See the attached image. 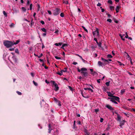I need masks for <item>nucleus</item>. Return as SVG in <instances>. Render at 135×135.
I'll return each mask as SVG.
<instances>
[{
    "label": "nucleus",
    "instance_id": "nucleus-1",
    "mask_svg": "<svg viewBox=\"0 0 135 135\" xmlns=\"http://www.w3.org/2000/svg\"><path fill=\"white\" fill-rule=\"evenodd\" d=\"M4 45L7 48H9L13 45V42L8 40H4L3 41Z\"/></svg>",
    "mask_w": 135,
    "mask_h": 135
},
{
    "label": "nucleus",
    "instance_id": "nucleus-2",
    "mask_svg": "<svg viewBox=\"0 0 135 135\" xmlns=\"http://www.w3.org/2000/svg\"><path fill=\"white\" fill-rule=\"evenodd\" d=\"M87 70V69L85 68H82L81 69V73L83 74L84 76H86L88 75V73L86 72H84L83 71H85Z\"/></svg>",
    "mask_w": 135,
    "mask_h": 135
},
{
    "label": "nucleus",
    "instance_id": "nucleus-3",
    "mask_svg": "<svg viewBox=\"0 0 135 135\" xmlns=\"http://www.w3.org/2000/svg\"><path fill=\"white\" fill-rule=\"evenodd\" d=\"M60 12V9L58 8H56L52 11L53 14L54 15H57Z\"/></svg>",
    "mask_w": 135,
    "mask_h": 135
},
{
    "label": "nucleus",
    "instance_id": "nucleus-4",
    "mask_svg": "<svg viewBox=\"0 0 135 135\" xmlns=\"http://www.w3.org/2000/svg\"><path fill=\"white\" fill-rule=\"evenodd\" d=\"M51 82L54 86L55 87V90L56 91H57L59 89V87L58 86V85L54 81H51Z\"/></svg>",
    "mask_w": 135,
    "mask_h": 135
},
{
    "label": "nucleus",
    "instance_id": "nucleus-5",
    "mask_svg": "<svg viewBox=\"0 0 135 135\" xmlns=\"http://www.w3.org/2000/svg\"><path fill=\"white\" fill-rule=\"evenodd\" d=\"M93 35L94 36L96 35H97V36L99 35V31L98 29V28H96V30L93 32Z\"/></svg>",
    "mask_w": 135,
    "mask_h": 135
},
{
    "label": "nucleus",
    "instance_id": "nucleus-6",
    "mask_svg": "<svg viewBox=\"0 0 135 135\" xmlns=\"http://www.w3.org/2000/svg\"><path fill=\"white\" fill-rule=\"evenodd\" d=\"M113 99L114 100H116L119 102H120L119 98L118 97L113 96Z\"/></svg>",
    "mask_w": 135,
    "mask_h": 135
},
{
    "label": "nucleus",
    "instance_id": "nucleus-7",
    "mask_svg": "<svg viewBox=\"0 0 135 135\" xmlns=\"http://www.w3.org/2000/svg\"><path fill=\"white\" fill-rule=\"evenodd\" d=\"M120 122L119 126L121 128H122V126L124 125V123L125 122V121L124 120H122V121H120Z\"/></svg>",
    "mask_w": 135,
    "mask_h": 135
},
{
    "label": "nucleus",
    "instance_id": "nucleus-8",
    "mask_svg": "<svg viewBox=\"0 0 135 135\" xmlns=\"http://www.w3.org/2000/svg\"><path fill=\"white\" fill-rule=\"evenodd\" d=\"M106 107L109 109V110H114V109L111 106H110V105L108 104H107L106 105Z\"/></svg>",
    "mask_w": 135,
    "mask_h": 135
},
{
    "label": "nucleus",
    "instance_id": "nucleus-9",
    "mask_svg": "<svg viewBox=\"0 0 135 135\" xmlns=\"http://www.w3.org/2000/svg\"><path fill=\"white\" fill-rule=\"evenodd\" d=\"M124 53L125 55H127V59L128 60H129L130 61H131V57L129 56L128 54L126 52H124Z\"/></svg>",
    "mask_w": 135,
    "mask_h": 135
},
{
    "label": "nucleus",
    "instance_id": "nucleus-10",
    "mask_svg": "<svg viewBox=\"0 0 135 135\" xmlns=\"http://www.w3.org/2000/svg\"><path fill=\"white\" fill-rule=\"evenodd\" d=\"M98 65L99 66H103L104 65V64L100 61H98Z\"/></svg>",
    "mask_w": 135,
    "mask_h": 135
},
{
    "label": "nucleus",
    "instance_id": "nucleus-11",
    "mask_svg": "<svg viewBox=\"0 0 135 135\" xmlns=\"http://www.w3.org/2000/svg\"><path fill=\"white\" fill-rule=\"evenodd\" d=\"M84 89L85 90H88L90 91L91 92H93V90L90 88H85Z\"/></svg>",
    "mask_w": 135,
    "mask_h": 135
},
{
    "label": "nucleus",
    "instance_id": "nucleus-12",
    "mask_svg": "<svg viewBox=\"0 0 135 135\" xmlns=\"http://www.w3.org/2000/svg\"><path fill=\"white\" fill-rule=\"evenodd\" d=\"M120 7L119 6H117L116 7V12L117 13H118L119 12V8H120Z\"/></svg>",
    "mask_w": 135,
    "mask_h": 135
},
{
    "label": "nucleus",
    "instance_id": "nucleus-13",
    "mask_svg": "<svg viewBox=\"0 0 135 135\" xmlns=\"http://www.w3.org/2000/svg\"><path fill=\"white\" fill-rule=\"evenodd\" d=\"M117 120L119 121H120L121 120V117L120 116V115H119L117 116Z\"/></svg>",
    "mask_w": 135,
    "mask_h": 135
},
{
    "label": "nucleus",
    "instance_id": "nucleus-14",
    "mask_svg": "<svg viewBox=\"0 0 135 135\" xmlns=\"http://www.w3.org/2000/svg\"><path fill=\"white\" fill-rule=\"evenodd\" d=\"M119 36L121 38L122 40L123 41H124L125 40V39L124 38H123L124 36L125 35L124 34L122 35L121 34H119Z\"/></svg>",
    "mask_w": 135,
    "mask_h": 135
},
{
    "label": "nucleus",
    "instance_id": "nucleus-15",
    "mask_svg": "<svg viewBox=\"0 0 135 135\" xmlns=\"http://www.w3.org/2000/svg\"><path fill=\"white\" fill-rule=\"evenodd\" d=\"M62 44V42H59L58 43H56L54 44V45L57 46H61Z\"/></svg>",
    "mask_w": 135,
    "mask_h": 135
},
{
    "label": "nucleus",
    "instance_id": "nucleus-16",
    "mask_svg": "<svg viewBox=\"0 0 135 135\" xmlns=\"http://www.w3.org/2000/svg\"><path fill=\"white\" fill-rule=\"evenodd\" d=\"M107 93L108 94V96L109 97H113V96L112 94L110 92H107Z\"/></svg>",
    "mask_w": 135,
    "mask_h": 135
},
{
    "label": "nucleus",
    "instance_id": "nucleus-17",
    "mask_svg": "<svg viewBox=\"0 0 135 135\" xmlns=\"http://www.w3.org/2000/svg\"><path fill=\"white\" fill-rule=\"evenodd\" d=\"M12 59L15 62H16L17 59H16L15 55L13 56L12 57Z\"/></svg>",
    "mask_w": 135,
    "mask_h": 135
},
{
    "label": "nucleus",
    "instance_id": "nucleus-18",
    "mask_svg": "<svg viewBox=\"0 0 135 135\" xmlns=\"http://www.w3.org/2000/svg\"><path fill=\"white\" fill-rule=\"evenodd\" d=\"M20 41L19 40H17L16 42H13V45H14L17 44L20 42Z\"/></svg>",
    "mask_w": 135,
    "mask_h": 135
},
{
    "label": "nucleus",
    "instance_id": "nucleus-19",
    "mask_svg": "<svg viewBox=\"0 0 135 135\" xmlns=\"http://www.w3.org/2000/svg\"><path fill=\"white\" fill-rule=\"evenodd\" d=\"M97 43L99 47H101L102 43L101 42H97Z\"/></svg>",
    "mask_w": 135,
    "mask_h": 135
},
{
    "label": "nucleus",
    "instance_id": "nucleus-20",
    "mask_svg": "<svg viewBox=\"0 0 135 135\" xmlns=\"http://www.w3.org/2000/svg\"><path fill=\"white\" fill-rule=\"evenodd\" d=\"M15 52L18 54H19V52L18 49H15Z\"/></svg>",
    "mask_w": 135,
    "mask_h": 135
},
{
    "label": "nucleus",
    "instance_id": "nucleus-21",
    "mask_svg": "<svg viewBox=\"0 0 135 135\" xmlns=\"http://www.w3.org/2000/svg\"><path fill=\"white\" fill-rule=\"evenodd\" d=\"M60 76L62 74V72L61 71L60 72H58L57 73Z\"/></svg>",
    "mask_w": 135,
    "mask_h": 135
},
{
    "label": "nucleus",
    "instance_id": "nucleus-22",
    "mask_svg": "<svg viewBox=\"0 0 135 135\" xmlns=\"http://www.w3.org/2000/svg\"><path fill=\"white\" fill-rule=\"evenodd\" d=\"M37 11H38L40 10V6L39 4H37Z\"/></svg>",
    "mask_w": 135,
    "mask_h": 135
},
{
    "label": "nucleus",
    "instance_id": "nucleus-23",
    "mask_svg": "<svg viewBox=\"0 0 135 135\" xmlns=\"http://www.w3.org/2000/svg\"><path fill=\"white\" fill-rule=\"evenodd\" d=\"M33 4H30V9L31 10H32V9Z\"/></svg>",
    "mask_w": 135,
    "mask_h": 135
},
{
    "label": "nucleus",
    "instance_id": "nucleus-24",
    "mask_svg": "<svg viewBox=\"0 0 135 135\" xmlns=\"http://www.w3.org/2000/svg\"><path fill=\"white\" fill-rule=\"evenodd\" d=\"M82 27L83 28V29H84V30L85 31H86V32H88V30H87V29H86L85 28V27H84V26H82Z\"/></svg>",
    "mask_w": 135,
    "mask_h": 135
},
{
    "label": "nucleus",
    "instance_id": "nucleus-25",
    "mask_svg": "<svg viewBox=\"0 0 135 135\" xmlns=\"http://www.w3.org/2000/svg\"><path fill=\"white\" fill-rule=\"evenodd\" d=\"M41 29L44 32H46V29L44 28H41Z\"/></svg>",
    "mask_w": 135,
    "mask_h": 135
},
{
    "label": "nucleus",
    "instance_id": "nucleus-26",
    "mask_svg": "<svg viewBox=\"0 0 135 135\" xmlns=\"http://www.w3.org/2000/svg\"><path fill=\"white\" fill-rule=\"evenodd\" d=\"M107 57L108 58H112V56L110 54H108L107 55Z\"/></svg>",
    "mask_w": 135,
    "mask_h": 135
},
{
    "label": "nucleus",
    "instance_id": "nucleus-27",
    "mask_svg": "<svg viewBox=\"0 0 135 135\" xmlns=\"http://www.w3.org/2000/svg\"><path fill=\"white\" fill-rule=\"evenodd\" d=\"M111 102H112L114 103L115 104H118V103L115 101V100H114L113 99L112 100H111Z\"/></svg>",
    "mask_w": 135,
    "mask_h": 135
},
{
    "label": "nucleus",
    "instance_id": "nucleus-28",
    "mask_svg": "<svg viewBox=\"0 0 135 135\" xmlns=\"http://www.w3.org/2000/svg\"><path fill=\"white\" fill-rule=\"evenodd\" d=\"M57 103L59 106H61V102L60 101H59Z\"/></svg>",
    "mask_w": 135,
    "mask_h": 135
},
{
    "label": "nucleus",
    "instance_id": "nucleus-29",
    "mask_svg": "<svg viewBox=\"0 0 135 135\" xmlns=\"http://www.w3.org/2000/svg\"><path fill=\"white\" fill-rule=\"evenodd\" d=\"M125 89H124L122 90H121L120 93L121 94H123L125 92Z\"/></svg>",
    "mask_w": 135,
    "mask_h": 135
},
{
    "label": "nucleus",
    "instance_id": "nucleus-30",
    "mask_svg": "<svg viewBox=\"0 0 135 135\" xmlns=\"http://www.w3.org/2000/svg\"><path fill=\"white\" fill-rule=\"evenodd\" d=\"M101 59L103 61H104V62H106L107 59H104L103 57H101Z\"/></svg>",
    "mask_w": 135,
    "mask_h": 135
},
{
    "label": "nucleus",
    "instance_id": "nucleus-31",
    "mask_svg": "<svg viewBox=\"0 0 135 135\" xmlns=\"http://www.w3.org/2000/svg\"><path fill=\"white\" fill-rule=\"evenodd\" d=\"M110 10L112 11L114 9V7L113 6H110Z\"/></svg>",
    "mask_w": 135,
    "mask_h": 135
},
{
    "label": "nucleus",
    "instance_id": "nucleus-32",
    "mask_svg": "<svg viewBox=\"0 0 135 135\" xmlns=\"http://www.w3.org/2000/svg\"><path fill=\"white\" fill-rule=\"evenodd\" d=\"M22 10L24 12H26V9L24 7H22Z\"/></svg>",
    "mask_w": 135,
    "mask_h": 135
},
{
    "label": "nucleus",
    "instance_id": "nucleus-33",
    "mask_svg": "<svg viewBox=\"0 0 135 135\" xmlns=\"http://www.w3.org/2000/svg\"><path fill=\"white\" fill-rule=\"evenodd\" d=\"M54 100L55 102L57 103L58 101H59V100H58L56 98H54Z\"/></svg>",
    "mask_w": 135,
    "mask_h": 135
},
{
    "label": "nucleus",
    "instance_id": "nucleus-34",
    "mask_svg": "<svg viewBox=\"0 0 135 135\" xmlns=\"http://www.w3.org/2000/svg\"><path fill=\"white\" fill-rule=\"evenodd\" d=\"M61 71L62 72H65L67 71V69L66 68H65L63 70H61Z\"/></svg>",
    "mask_w": 135,
    "mask_h": 135
},
{
    "label": "nucleus",
    "instance_id": "nucleus-35",
    "mask_svg": "<svg viewBox=\"0 0 135 135\" xmlns=\"http://www.w3.org/2000/svg\"><path fill=\"white\" fill-rule=\"evenodd\" d=\"M110 81H108L105 84L107 86H109V85Z\"/></svg>",
    "mask_w": 135,
    "mask_h": 135
},
{
    "label": "nucleus",
    "instance_id": "nucleus-36",
    "mask_svg": "<svg viewBox=\"0 0 135 135\" xmlns=\"http://www.w3.org/2000/svg\"><path fill=\"white\" fill-rule=\"evenodd\" d=\"M108 2L110 4H112V2L111 0H108Z\"/></svg>",
    "mask_w": 135,
    "mask_h": 135
},
{
    "label": "nucleus",
    "instance_id": "nucleus-37",
    "mask_svg": "<svg viewBox=\"0 0 135 135\" xmlns=\"http://www.w3.org/2000/svg\"><path fill=\"white\" fill-rule=\"evenodd\" d=\"M14 24L13 23H12L9 25V26L11 27H13L14 26Z\"/></svg>",
    "mask_w": 135,
    "mask_h": 135
},
{
    "label": "nucleus",
    "instance_id": "nucleus-38",
    "mask_svg": "<svg viewBox=\"0 0 135 135\" xmlns=\"http://www.w3.org/2000/svg\"><path fill=\"white\" fill-rule=\"evenodd\" d=\"M125 37L126 38H128V35L127 33V32H126V36H125Z\"/></svg>",
    "mask_w": 135,
    "mask_h": 135
},
{
    "label": "nucleus",
    "instance_id": "nucleus-39",
    "mask_svg": "<svg viewBox=\"0 0 135 135\" xmlns=\"http://www.w3.org/2000/svg\"><path fill=\"white\" fill-rule=\"evenodd\" d=\"M60 16L61 17H64V14L63 13H61L60 14Z\"/></svg>",
    "mask_w": 135,
    "mask_h": 135
},
{
    "label": "nucleus",
    "instance_id": "nucleus-40",
    "mask_svg": "<svg viewBox=\"0 0 135 135\" xmlns=\"http://www.w3.org/2000/svg\"><path fill=\"white\" fill-rule=\"evenodd\" d=\"M3 13L4 15H5L6 17L7 16V14L6 13V12L5 11H3Z\"/></svg>",
    "mask_w": 135,
    "mask_h": 135
},
{
    "label": "nucleus",
    "instance_id": "nucleus-41",
    "mask_svg": "<svg viewBox=\"0 0 135 135\" xmlns=\"http://www.w3.org/2000/svg\"><path fill=\"white\" fill-rule=\"evenodd\" d=\"M118 63H119V65L120 66L123 65V66L124 65V64L122 63L121 62H120L118 61Z\"/></svg>",
    "mask_w": 135,
    "mask_h": 135
},
{
    "label": "nucleus",
    "instance_id": "nucleus-42",
    "mask_svg": "<svg viewBox=\"0 0 135 135\" xmlns=\"http://www.w3.org/2000/svg\"><path fill=\"white\" fill-rule=\"evenodd\" d=\"M63 3L66 4H68V2L67 1H64Z\"/></svg>",
    "mask_w": 135,
    "mask_h": 135
},
{
    "label": "nucleus",
    "instance_id": "nucleus-43",
    "mask_svg": "<svg viewBox=\"0 0 135 135\" xmlns=\"http://www.w3.org/2000/svg\"><path fill=\"white\" fill-rule=\"evenodd\" d=\"M107 21L110 23L112 22V20L110 19H108L107 20Z\"/></svg>",
    "mask_w": 135,
    "mask_h": 135
},
{
    "label": "nucleus",
    "instance_id": "nucleus-44",
    "mask_svg": "<svg viewBox=\"0 0 135 135\" xmlns=\"http://www.w3.org/2000/svg\"><path fill=\"white\" fill-rule=\"evenodd\" d=\"M112 61V60L111 59H107L106 62L109 63V62L111 61Z\"/></svg>",
    "mask_w": 135,
    "mask_h": 135
},
{
    "label": "nucleus",
    "instance_id": "nucleus-45",
    "mask_svg": "<svg viewBox=\"0 0 135 135\" xmlns=\"http://www.w3.org/2000/svg\"><path fill=\"white\" fill-rule=\"evenodd\" d=\"M33 84L35 85V86H37V83L35 82L34 81H33Z\"/></svg>",
    "mask_w": 135,
    "mask_h": 135
},
{
    "label": "nucleus",
    "instance_id": "nucleus-46",
    "mask_svg": "<svg viewBox=\"0 0 135 135\" xmlns=\"http://www.w3.org/2000/svg\"><path fill=\"white\" fill-rule=\"evenodd\" d=\"M16 92H17V94L19 95H21L22 94V93L21 92H20L18 91H17Z\"/></svg>",
    "mask_w": 135,
    "mask_h": 135
},
{
    "label": "nucleus",
    "instance_id": "nucleus-47",
    "mask_svg": "<svg viewBox=\"0 0 135 135\" xmlns=\"http://www.w3.org/2000/svg\"><path fill=\"white\" fill-rule=\"evenodd\" d=\"M55 58L57 59H61V58L60 57H58L56 56H55Z\"/></svg>",
    "mask_w": 135,
    "mask_h": 135
},
{
    "label": "nucleus",
    "instance_id": "nucleus-48",
    "mask_svg": "<svg viewBox=\"0 0 135 135\" xmlns=\"http://www.w3.org/2000/svg\"><path fill=\"white\" fill-rule=\"evenodd\" d=\"M49 133H51V131L52 130V129H51V128H49Z\"/></svg>",
    "mask_w": 135,
    "mask_h": 135
},
{
    "label": "nucleus",
    "instance_id": "nucleus-49",
    "mask_svg": "<svg viewBox=\"0 0 135 135\" xmlns=\"http://www.w3.org/2000/svg\"><path fill=\"white\" fill-rule=\"evenodd\" d=\"M103 119L102 118H101L100 120V122L102 123L103 122Z\"/></svg>",
    "mask_w": 135,
    "mask_h": 135
},
{
    "label": "nucleus",
    "instance_id": "nucleus-50",
    "mask_svg": "<svg viewBox=\"0 0 135 135\" xmlns=\"http://www.w3.org/2000/svg\"><path fill=\"white\" fill-rule=\"evenodd\" d=\"M42 55H43V54L42 53L39 56L37 55V56L38 58H40L42 56Z\"/></svg>",
    "mask_w": 135,
    "mask_h": 135
},
{
    "label": "nucleus",
    "instance_id": "nucleus-51",
    "mask_svg": "<svg viewBox=\"0 0 135 135\" xmlns=\"http://www.w3.org/2000/svg\"><path fill=\"white\" fill-rule=\"evenodd\" d=\"M67 45V44H64L62 45L63 47H64L66 46Z\"/></svg>",
    "mask_w": 135,
    "mask_h": 135
},
{
    "label": "nucleus",
    "instance_id": "nucleus-52",
    "mask_svg": "<svg viewBox=\"0 0 135 135\" xmlns=\"http://www.w3.org/2000/svg\"><path fill=\"white\" fill-rule=\"evenodd\" d=\"M40 22L43 25H44L45 24V22L44 21H41Z\"/></svg>",
    "mask_w": 135,
    "mask_h": 135
},
{
    "label": "nucleus",
    "instance_id": "nucleus-53",
    "mask_svg": "<svg viewBox=\"0 0 135 135\" xmlns=\"http://www.w3.org/2000/svg\"><path fill=\"white\" fill-rule=\"evenodd\" d=\"M47 12H48V13L49 15H51L52 13H51V12L50 11L48 10L47 11Z\"/></svg>",
    "mask_w": 135,
    "mask_h": 135
},
{
    "label": "nucleus",
    "instance_id": "nucleus-54",
    "mask_svg": "<svg viewBox=\"0 0 135 135\" xmlns=\"http://www.w3.org/2000/svg\"><path fill=\"white\" fill-rule=\"evenodd\" d=\"M14 49H15L14 48H12L10 49H9V50L10 51H14Z\"/></svg>",
    "mask_w": 135,
    "mask_h": 135
},
{
    "label": "nucleus",
    "instance_id": "nucleus-55",
    "mask_svg": "<svg viewBox=\"0 0 135 135\" xmlns=\"http://www.w3.org/2000/svg\"><path fill=\"white\" fill-rule=\"evenodd\" d=\"M103 90L104 91H106V88L105 87H104L103 88Z\"/></svg>",
    "mask_w": 135,
    "mask_h": 135
},
{
    "label": "nucleus",
    "instance_id": "nucleus-56",
    "mask_svg": "<svg viewBox=\"0 0 135 135\" xmlns=\"http://www.w3.org/2000/svg\"><path fill=\"white\" fill-rule=\"evenodd\" d=\"M59 31L58 30H56L55 32V33H57L59 32Z\"/></svg>",
    "mask_w": 135,
    "mask_h": 135
},
{
    "label": "nucleus",
    "instance_id": "nucleus-57",
    "mask_svg": "<svg viewBox=\"0 0 135 135\" xmlns=\"http://www.w3.org/2000/svg\"><path fill=\"white\" fill-rule=\"evenodd\" d=\"M69 88L70 90H71V91H72L73 90L71 86H69Z\"/></svg>",
    "mask_w": 135,
    "mask_h": 135
},
{
    "label": "nucleus",
    "instance_id": "nucleus-58",
    "mask_svg": "<svg viewBox=\"0 0 135 135\" xmlns=\"http://www.w3.org/2000/svg\"><path fill=\"white\" fill-rule=\"evenodd\" d=\"M108 99H110V101L111 102V100H113V97H112V98H110V97H109L108 98Z\"/></svg>",
    "mask_w": 135,
    "mask_h": 135
},
{
    "label": "nucleus",
    "instance_id": "nucleus-59",
    "mask_svg": "<svg viewBox=\"0 0 135 135\" xmlns=\"http://www.w3.org/2000/svg\"><path fill=\"white\" fill-rule=\"evenodd\" d=\"M100 79H98L97 80V82L99 83H100Z\"/></svg>",
    "mask_w": 135,
    "mask_h": 135
},
{
    "label": "nucleus",
    "instance_id": "nucleus-60",
    "mask_svg": "<svg viewBox=\"0 0 135 135\" xmlns=\"http://www.w3.org/2000/svg\"><path fill=\"white\" fill-rule=\"evenodd\" d=\"M95 112H98L99 111V110L98 109H95Z\"/></svg>",
    "mask_w": 135,
    "mask_h": 135
},
{
    "label": "nucleus",
    "instance_id": "nucleus-61",
    "mask_svg": "<svg viewBox=\"0 0 135 135\" xmlns=\"http://www.w3.org/2000/svg\"><path fill=\"white\" fill-rule=\"evenodd\" d=\"M101 5V3H98L97 4V6H100Z\"/></svg>",
    "mask_w": 135,
    "mask_h": 135
},
{
    "label": "nucleus",
    "instance_id": "nucleus-62",
    "mask_svg": "<svg viewBox=\"0 0 135 135\" xmlns=\"http://www.w3.org/2000/svg\"><path fill=\"white\" fill-rule=\"evenodd\" d=\"M73 64L74 65H76L78 64V63L77 62H73Z\"/></svg>",
    "mask_w": 135,
    "mask_h": 135
},
{
    "label": "nucleus",
    "instance_id": "nucleus-63",
    "mask_svg": "<svg viewBox=\"0 0 135 135\" xmlns=\"http://www.w3.org/2000/svg\"><path fill=\"white\" fill-rule=\"evenodd\" d=\"M30 2L29 0H27V5L29 4L30 3Z\"/></svg>",
    "mask_w": 135,
    "mask_h": 135
},
{
    "label": "nucleus",
    "instance_id": "nucleus-64",
    "mask_svg": "<svg viewBox=\"0 0 135 135\" xmlns=\"http://www.w3.org/2000/svg\"><path fill=\"white\" fill-rule=\"evenodd\" d=\"M45 82L47 84L49 83V81H48L47 80H46L45 81Z\"/></svg>",
    "mask_w": 135,
    "mask_h": 135
}]
</instances>
